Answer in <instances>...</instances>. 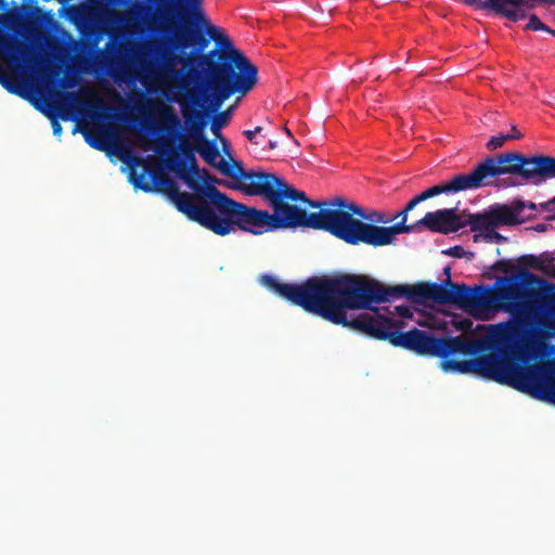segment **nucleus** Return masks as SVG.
I'll return each instance as SVG.
<instances>
[{
	"instance_id": "obj_12",
	"label": "nucleus",
	"mask_w": 555,
	"mask_h": 555,
	"mask_svg": "<svg viewBox=\"0 0 555 555\" xmlns=\"http://www.w3.org/2000/svg\"><path fill=\"white\" fill-rule=\"evenodd\" d=\"M315 216L318 230L328 232L350 245L365 244L369 223L354 218L365 217L364 210L356 203L334 197L326 202V208L315 211Z\"/></svg>"
},
{
	"instance_id": "obj_45",
	"label": "nucleus",
	"mask_w": 555,
	"mask_h": 555,
	"mask_svg": "<svg viewBox=\"0 0 555 555\" xmlns=\"http://www.w3.org/2000/svg\"><path fill=\"white\" fill-rule=\"evenodd\" d=\"M253 131L257 135L258 133H260L262 131V127L257 126L255 129H253Z\"/></svg>"
},
{
	"instance_id": "obj_26",
	"label": "nucleus",
	"mask_w": 555,
	"mask_h": 555,
	"mask_svg": "<svg viewBox=\"0 0 555 555\" xmlns=\"http://www.w3.org/2000/svg\"><path fill=\"white\" fill-rule=\"evenodd\" d=\"M517 134H498L492 135L489 141L486 143V147L489 151L496 150L504 145V143L508 140H513L514 138H517Z\"/></svg>"
},
{
	"instance_id": "obj_1",
	"label": "nucleus",
	"mask_w": 555,
	"mask_h": 555,
	"mask_svg": "<svg viewBox=\"0 0 555 555\" xmlns=\"http://www.w3.org/2000/svg\"><path fill=\"white\" fill-rule=\"evenodd\" d=\"M262 286L278 294L309 313L333 324L346 322L344 308L371 309L372 304L389 302L406 297L416 302L426 299L448 304V280L444 284L420 283L416 285L385 286L364 275L312 276L300 284L281 283L270 274L259 279Z\"/></svg>"
},
{
	"instance_id": "obj_30",
	"label": "nucleus",
	"mask_w": 555,
	"mask_h": 555,
	"mask_svg": "<svg viewBox=\"0 0 555 555\" xmlns=\"http://www.w3.org/2000/svg\"><path fill=\"white\" fill-rule=\"evenodd\" d=\"M146 3H147V7H143V5H140V10L141 11H145L147 9H155V13L157 11H162V9L164 8V5H166V3L169 1V0H145Z\"/></svg>"
},
{
	"instance_id": "obj_13",
	"label": "nucleus",
	"mask_w": 555,
	"mask_h": 555,
	"mask_svg": "<svg viewBox=\"0 0 555 555\" xmlns=\"http://www.w3.org/2000/svg\"><path fill=\"white\" fill-rule=\"evenodd\" d=\"M230 64L227 63L220 68L202 69L206 90L202 94L195 89H188L184 92L194 91L199 96L202 106L198 108L207 112L208 120L225 100L235 93L245 95L257 82V74L234 73L230 72Z\"/></svg>"
},
{
	"instance_id": "obj_36",
	"label": "nucleus",
	"mask_w": 555,
	"mask_h": 555,
	"mask_svg": "<svg viewBox=\"0 0 555 555\" xmlns=\"http://www.w3.org/2000/svg\"><path fill=\"white\" fill-rule=\"evenodd\" d=\"M540 207L544 211L554 212L555 211V196L551 198L550 201L540 204Z\"/></svg>"
},
{
	"instance_id": "obj_39",
	"label": "nucleus",
	"mask_w": 555,
	"mask_h": 555,
	"mask_svg": "<svg viewBox=\"0 0 555 555\" xmlns=\"http://www.w3.org/2000/svg\"><path fill=\"white\" fill-rule=\"evenodd\" d=\"M66 98L72 100L73 105L79 103L78 94L76 92H67Z\"/></svg>"
},
{
	"instance_id": "obj_37",
	"label": "nucleus",
	"mask_w": 555,
	"mask_h": 555,
	"mask_svg": "<svg viewBox=\"0 0 555 555\" xmlns=\"http://www.w3.org/2000/svg\"><path fill=\"white\" fill-rule=\"evenodd\" d=\"M127 25L132 27V28H135L138 25H139V18L138 17H133V13L130 12L127 16Z\"/></svg>"
},
{
	"instance_id": "obj_50",
	"label": "nucleus",
	"mask_w": 555,
	"mask_h": 555,
	"mask_svg": "<svg viewBox=\"0 0 555 555\" xmlns=\"http://www.w3.org/2000/svg\"><path fill=\"white\" fill-rule=\"evenodd\" d=\"M552 219H554V220H555V216H554Z\"/></svg>"
},
{
	"instance_id": "obj_23",
	"label": "nucleus",
	"mask_w": 555,
	"mask_h": 555,
	"mask_svg": "<svg viewBox=\"0 0 555 555\" xmlns=\"http://www.w3.org/2000/svg\"><path fill=\"white\" fill-rule=\"evenodd\" d=\"M197 153L206 163L218 168L219 163L217 164L216 159L220 154L217 145L214 142L205 143V145L198 146Z\"/></svg>"
},
{
	"instance_id": "obj_40",
	"label": "nucleus",
	"mask_w": 555,
	"mask_h": 555,
	"mask_svg": "<svg viewBox=\"0 0 555 555\" xmlns=\"http://www.w3.org/2000/svg\"><path fill=\"white\" fill-rule=\"evenodd\" d=\"M118 64L120 66L121 74L125 76H128L129 75L128 65L126 63L121 62L119 59H118Z\"/></svg>"
},
{
	"instance_id": "obj_48",
	"label": "nucleus",
	"mask_w": 555,
	"mask_h": 555,
	"mask_svg": "<svg viewBox=\"0 0 555 555\" xmlns=\"http://www.w3.org/2000/svg\"><path fill=\"white\" fill-rule=\"evenodd\" d=\"M285 133H287L288 135H291V131H289L287 128H285Z\"/></svg>"
},
{
	"instance_id": "obj_46",
	"label": "nucleus",
	"mask_w": 555,
	"mask_h": 555,
	"mask_svg": "<svg viewBox=\"0 0 555 555\" xmlns=\"http://www.w3.org/2000/svg\"><path fill=\"white\" fill-rule=\"evenodd\" d=\"M444 274L448 276V279H450V274H451V269L449 267L444 268Z\"/></svg>"
},
{
	"instance_id": "obj_24",
	"label": "nucleus",
	"mask_w": 555,
	"mask_h": 555,
	"mask_svg": "<svg viewBox=\"0 0 555 555\" xmlns=\"http://www.w3.org/2000/svg\"><path fill=\"white\" fill-rule=\"evenodd\" d=\"M229 120H230V111L217 113L211 120L210 130L215 134H218L220 129L222 127H224Z\"/></svg>"
},
{
	"instance_id": "obj_38",
	"label": "nucleus",
	"mask_w": 555,
	"mask_h": 555,
	"mask_svg": "<svg viewBox=\"0 0 555 555\" xmlns=\"http://www.w3.org/2000/svg\"><path fill=\"white\" fill-rule=\"evenodd\" d=\"M243 134L245 135V138H246L249 142H251V143H254V144H258V142L256 141V134L254 133V131H253V130H245V131L243 132Z\"/></svg>"
},
{
	"instance_id": "obj_5",
	"label": "nucleus",
	"mask_w": 555,
	"mask_h": 555,
	"mask_svg": "<svg viewBox=\"0 0 555 555\" xmlns=\"http://www.w3.org/2000/svg\"><path fill=\"white\" fill-rule=\"evenodd\" d=\"M344 308L345 327H351L369 337L389 341L395 347H401L420 356L446 358L454 353L474 356L483 349L482 340H468L462 336L437 338L425 331L413 328L399 332L400 322L386 318L373 309V313L362 312L348 318Z\"/></svg>"
},
{
	"instance_id": "obj_8",
	"label": "nucleus",
	"mask_w": 555,
	"mask_h": 555,
	"mask_svg": "<svg viewBox=\"0 0 555 555\" xmlns=\"http://www.w3.org/2000/svg\"><path fill=\"white\" fill-rule=\"evenodd\" d=\"M172 48L185 51L193 48L197 54L198 66L211 70L230 64V72L257 74L258 68L240 50L235 49L229 37L212 25L206 16V23L191 27H180L170 40Z\"/></svg>"
},
{
	"instance_id": "obj_6",
	"label": "nucleus",
	"mask_w": 555,
	"mask_h": 555,
	"mask_svg": "<svg viewBox=\"0 0 555 555\" xmlns=\"http://www.w3.org/2000/svg\"><path fill=\"white\" fill-rule=\"evenodd\" d=\"M537 330H519L518 337L509 347L499 345L493 338V347L498 353L491 352L469 360H453L441 358L440 366L444 372L475 373L481 377L494 380L501 385H508L525 392L529 377L543 367L518 365L538 345Z\"/></svg>"
},
{
	"instance_id": "obj_19",
	"label": "nucleus",
	"mask_w": 555,
	"mask_h": 555,
	"mask_svg": "<svg viewBox=\"0 0 555 555\" xmlns=\"http://www.w3.org/2000/svg\"><path fill=\"white\" fill-rule=\"evenodd\" d=\"M420 229L426 228L431 232L448 234L456 232L468 225L467 214H456V208L438 209L426 215L418 220Z\"/></svg>"
},
{
	"instance_id": "obj_32",
	"label": "nucleus",
	"mask_w": 555,
	"mask_h": 555,
	"mask_svg": "<svg viewBox=\"0 0 555 555\" xmlns=\"http://www.w3.org/2000/svg\"><path fill=\"white\" fill-rule=\"evenodd\" d=\"M362 218L369 220L370 221L369 223H373V224H374V222L386 223L389 221L388 219H386L385 215L382 212H373L369 216L365 215V217H362Z\"/></svg>"
},
{
	"instance_id": "obj_33",
	"label": "nucleus",
	"mask_w": 555,
	"mask_h": 555,
	"mask_svg": "<svg viewBox=\"0 0 555 555\" xmlns=\"http://www.w3.org/2000/svg\"><path fill=\"white\" fill-rule=\"evenodd\" d=\"M444 254L455 257V258H463L465 256L466 251L462 246L456 245V246H453V247L449 248L448 250H446Z\"/></svg>"
},
{
	"instance_id": "obj_3",
	"label": "nucleus",
	"mask_w": 555,
	"mask_h": 555,
	"mask_svg": "<svg viewBox=\"0 0 555 555\" xmlns=\"http://www.w3.org/2000/svg\"><path fill=\"white\" fill-rule=\"evenodd\" d=\"M145 172L147 166L144 167V172L133 180L135 188L146 193H166L180 212L215 234L224 236L234 230V225L256 235L274 231L271 229L272 216L269 211L237 203L215 185L204 188L202 195H192L180 191L177 182L159 169L149 171L151 182L144 181Z\"/></svg>"
},
{
	"instance_id": "obj_31",
	"label": "nucleus",
	"mask_w": 555,
	"mask_h": 555,
	"mask_svg": "<svg viewBox=\"0 0 555 555\" xmlns=\"http://www.w3.org/2000/svg\"><path fill=\"white\" fill-rule=\"evenodd\" d=\"M492 269L507 273L513 269V264L508 260H499L492 266Z\"/></svg>"
},
{
	"instance_id": "obj_2",
	"label": "nucleus",
	"mask_w": 555,
	"mask_h": 555,
	"mask_svg": "<svg viewBox=\"0 0 555 555\" xmlns=\"http://www.w3.org/2000/svg\"><path fill=\"white\" fill-rule=\"evenodd\" d=\"M543 285L548 284L528 269L498 278L492 286L469 287L448 279V304L476 314L489 311L509 313L512 319L493 325L491 332L499 345L509 347L517 339L519 330H535L543 323L542 314L551 301L547 292L541 289Z\"/></svg>"
},
{
	"instance_id": "obj_18",
	"label": "nucleus",
	"mask_w": 555,
	"mask_h": 555,
	"mask_svg": "<svg viewBox=\"0 0 555 555\" xmlns=\"http://www.w3.org/2000/svg\"><path fill=\"white\" fill-rule=\"evenodd\" d=\"M416 203H413V198L400 210L393 219L400 218V221L389 225L382 227L373 223H369L365 245L373 247H382L387 245H393L397 240V235L402 233H412L420 230L418 221L406 224L408 214L414 209Z\"/></svg>"
},
{
	"instance_id": "obj_43",
	"label": "nucleus",
	"mask_w": 555,
	"mask_h": 555,
	"mask_svg": "<svg viewBox=\"0 0 555 555\" xmlns=\"http://www.w3.org/2000/svg\"><path fill=\"white\" fill-rule=\"evenodd\" d=\"M508 134H517V138H514L513 140H519L522 138V133L517 129V127L514 125L512 126L511 132Z\"/></svg>"
},
{
	"instance_id": "obj_27",
	"label": "nucleus",
	"mask_w": 555,
	"mask_h": 555,
	"mask_svg": "<svg viewBox=\"0 0 555 555\" xmlns=\"http://www.w3.org/2000/svg\"><path fill=\"white\" fill-rule=\"evenodd\" d=\"M521 263L525 266L531 267L535 270H540L546 274H552L551 271L543 264V262L533 255H525L520 258Z\"/></svg>"
},
{
	"instance_id": "obj_11",
	"label": "nucleus",
	"mask_w": 555,
	"mask_h": 555,
	"mask_svg": "<svg viewBox=\"0 0 555 555\" xmlns=\"http://www.w3.org/2000/svg\"><path fill=\"white\" fill-rule=\"evenodd\" d=\"M250 195L262 196L273 209L271 229L309 228L318 230L315 212H308L296 203L307 199L304 191L295 189L276 175L256 176Z\"/></svg>"
},
{
	"instance_id": "obj_49",
	"label": "nucleus",
	"mask_w": 555,
	"mask_h": 555,
	"mask_svg": "<svg viewBox=\"0 0 555 555\" xmlns=\"http://www.w3.org/2000/svg\"><path fill=\"white\" fill-rule=\"evenodd\" d=\"M480 235L475 234L474 241L476 242Z\"/></svg>"
},
{
	"instance_id": "obj_4",
	"label": "nucleus",
	"mask_w": 555,
	"mask_h": 555,
	"mask_svg": "<svg viewBox=\"0 0 555 555\" xmlns=\"http://www.w3.org/2000/svg\"><path fill=\"white\" fill-rule=\"evenodd\" d=\"M509 175L520 181L509 183L519 185L531 183L540 185L555 179V157L538 154L527 156L518 152H507L488 156L479 162L470 172L454 175L450 181L433 185L413 197L417 205L440 194L459 193L493 185V179Z\"/></svg>"
},
{
	"instance_id": "obj_14",
	"label": "nucleus",
	"mask_w": 555,
	"mask_h": 555,
	"mask_svg": "<svg viewBox=\"0 0 555 555\" xmlns=\"http://www.w3.org/2000/svg\"><path fill=\"white\" fill-rule=\"evenodd\" d=\"M160 118L175 130L176 137L180 140L178 149L182 157H180L178 152L173 149L167 153L164 149L165 145L158 146L156 152L160 155L167 154V158L165 159L166 167L170 171H173L191 189L195 190V195H202V190L207 185H201L196 182V179L199 177V167L195 156L198 146H194L192 142L181 133V120L171 106L163 105Z\"/></svg>"
},
{
	"instance_id": "obj_44",
	"label": "nucleus",
	"mask_w": 555,
	"mask_h": 555,
	"mask_svg": "<svg viewBox=\"0 0 555 555\" xmlns=\"http://www.w3.org/2000/svg\"><path fill=\"white\" fill-rule=\"evenodd\" d=\"M276 146H278L276 141H269V143H268L269 150H274V149H276Z\"/></svg>"
},
{
	"instance_id": "obj_20",
	"label": "nucleus",
	"mask_w": 555,
	"mask_h": 555,
	"mask_svg": "<svg viewBox=\"0 0 555 555\" xmlns=\"http://www.w3.org/2000/svg\"><path fill=\"white\" fill-rule=\"evenodd\" d=\"M537 365L543 369L529 377L525 392L555 404V369L551 363Z\"/></svg>"
},
{
	"instance_id": "obj_42",
	"label": "nucleus",
	"mask_w": 555,
	"mask_h": 555,
	"mask_svg": "<svg viewBox=\"0 0 555 555\" xmlns=\"http://www.w3.org/2000/svg\"><path fill=\"white\" fill-rule=\"evenodd\" d=\"M52 129L54 134H60L62 132V126L56 120L52 122Z\"/></svg>"
},
{
	"instance_id": "obj_21",
	"label": "nucleus",
	"mask_w": 555,
	"mask_h": 555,
	"mask_svg": "<svg viewBox=\"0 0 555 555\" xmlns=\"http://www.w3.org/2000/svg\"><path fill=\"white\" fill-rule=\"evenodd\" d=\"M464 2L479 10H491L512 22L522 20L526 15L524 0H464Z\"/></svg>"
},
{
	"instance_id": "obj_34",
	"label": "nucleus",
	"mask_w": 555,
	"mask_h": 555,
	"mask_svg": "<svg viewBox=\"0 0 555 555\" xmlns=\"http://www.w3.org/2000/svg\"><path fill=\"white\" fill-rule=\"evenodd\" d=\"M300 203L305 204L307 207L310 208H319V210H322V208H326V202H319V201H312L307 197V199H299Z\"/></svg>"
},
{
	"instance_id": "obj_7",
	"label": "nucleus",
	"mask_w": 555,
	"mask_h": 555,
	"mask_svg": "<svg viewBox=\"0 0 555 555\" xmlns=\"http://www.w3.org/2000/svg\"><path fill=\"white\" fill-rule=\"evenodd\" d=\"M172 48L185 51L193 48L197 54L198 66L211 70L230 64V72L257 74L258 68L240 50L235 49L229 37L212 25L206 16V23L191 27H180L170 40Z\"/></svg>"
},
{
	"instance_id": "obj_16",
	"label": "nucleus",
	"mask_w": 555,
	"mask_h": 555,
	"mask_svg": "<svg viewBox=\"0 0 555 555\" xmlns=\"http://www.w3.org/2000/svg\"><path fill=\"white\" fill-rule=\"evenodd\" d=\"M168 101H175L180 105L182 118L185 129L190 138L193 140L194 146H203L210 143L206 135L205 129L208 125L207 112L199 111L202 106L199 96L194 91L167 96Z\"/></svg>"
},
{
	"instance_id": "obj_17",
	"label": "nucleus",
	"mask_w": 555,
	"mask_h": 555,
	"mask_svg": "<svg viewBox=\"0 0 555 555\" xmlns=\"http://www.w3.org/2000/svg\"><path fill=\"white\" fill-rule=\"evenodd\" d=\"M520 203L493 204L487 210L478 214H467V222L472 232L482 229H492L503 225H516L522 223L519 217Z\"/></svg>"
},
{
	"instance_id": "obj_22",
	"label": "nucleus",
	"mask_w": 555,
	"mask_h": 555,
	"mask_svg": "<svg viewBox=\"0 0 555 555\" xmlns=\"http://www.w3.org/2000/svg\"><path fill=\"white\" fill-rule=\"evenodd\" d=\"M218 169L224 175L232 179L238 180L244 179L245 181H248L247 184L241 186L242 190L248 195H250L249 191H251V183L254 182V179L256 176L260 175H270L269 172L264 171H245L243 168L242 163L235 162L233 166L228 165L223 160L219 163Z\"/></svg>"
},
{
	"instance_id": "obj_29",
	"label": "nucleus",
	"mask_w": 555,
	"mask_h": 555,
	"mask_svg": "<svg viewBox=\"0 0 555 555\" xmlns=\"http://www.w3.org/2000/svg\"><path fill=\"white\" fill-rule=\"evenodd\" d=\"M481 231H483L482 234H480L485 241L487 242H495V243H504L507 241V238L505 236H503L502 234H500L498 231H496V228H492V229H482Z\"/></svg>"
},
{
	"instance_id": "obj_41",
	"label": "nucleus",
	"mask_w": 555,
	"mask_h": 555,
	"mask_svg": "<svg viewBox=\"0 0 555 555\" xmlns=\"http://www.w3.org/2000/svg\"><path fill=\"white\" fill-rule=\"evenodd\" d=\"M87 141H88V143H89L92 147H95V149H98V150H100V151H102V150H104V149H105L104 144H103L102 142H100V141L92 142V141H90L89 139H87Z\"/></svg>"
},
{
	"instance_id": "obj_9",
	"label": "nucleus",
	"mask_w": 555,
	"mask_h": 555,
	"mask_svg": "<svg viewBox=\"0 0 555 555\" xmlns=\"http://www.w3.org/2000/svg\"><path fill=\"white\" fill-rule=\"evenodd\" d=\"M172 48L185 51L193 48L197 54L198 66L211 70L230 64V72L257 74L258 68L240 50L235 49L229 37L212 25L206 16V23L191 27H180L170 40Z\"/></svg>"
},
{
	"instance_id": "obj_28",
	"label": "nucleus",
	"mask_w": 555,
	"mask_h": 555,
	"mask_svg": "<svg viewBox=\"0 0 555 555\" xmlns=\"http://www.w3.org/2000/svg\"><path fill=\"white\" fill-rule=\"evenodd\" d=\"M526 28L533 31L545 30L552 33L555 36V30H551L535 14L530 15Z\"/></svg>"
},
{
	"instance_id": "obj_25",
	"label": "nucleus",
	"mask_w": 555,
	"mask_h": 555,
	"mask_svg": "<svg viewBox=\"0 0 555 555\" xmlns=\"http://www.w3.org/2000/svg\"><path fill=\"white\" fill-rule=\"evenodd\" d=\"M513 203H520L524 206L519 209V217L522 218V222L530 220L534 217L533 211L537 210V205L532 202H526L520 198H516Z\"/></svg>"
},
{
	"instance_id": "obj_35",
	"label": "nucleus",
	"mask_w": 555,
	"mask_h": 555,
	"mask_svg": "<svg viewBox=\"0 0 555 555\" xmlns=\"http://www.w3.org/2000/svg\"><path fill=\"white\" fill-rule=\"evenodd\" d=\"M396 312L401 318H412L413 313L408 306H397Z\"/></svg>"
},
{
	"instance_id": "obj_47",
	"label": "nucleus",
	"mask_w": 555,
	"mask_h": 555,
	"mask_svg": "<svg viewBox=\"0 0 555 555\" xmlns=\"http://www.w3.org/2000/svg\"><path fill=\"white\" fill-rule=\"evenodd\" d=\"M68 87H74L75 86V80H69L68 83H67Z\"/></svg>"
},
{
	"instance_id": "obj_10",
	"label": "nucleus",
	"mask_w": 555,
	"mask_h": 555,
	"mask_svg": "<svg viewBox=\"0 0 555 555\" xmlns=\"http://www.w3.org/2000/svg\"><path fill=\"white\" fill-rule=\"evenodd\" d=\"M172 30L164 37L168 40H151L141 46L131 54V63L137 68L141 78H157L160 79L167 88L175 94L183 93L188 90V76L192 73H197L195 64L198 66L197 54H193V49L190 53L179 51L172 48L170 40L173 37Z\"/></svg>"
},
{
	"instance_id": "obj_15",
	"label": "nucleus",
	"mask_w": 555,
	"mask_h": 555,
	"mask_svg": "<svg viewBox=\"0 0 555 555\" xmlns=\"http://www.w3.org/2000/svg\"><path fill=\"white\" fill-rule=\"evenodd\" d=\"M155 15L159 17V22L149 23V29L156 30L160 35L170 33L172 28L206 23L204 0H169Z\"/></svg>"
}]
</instances>
